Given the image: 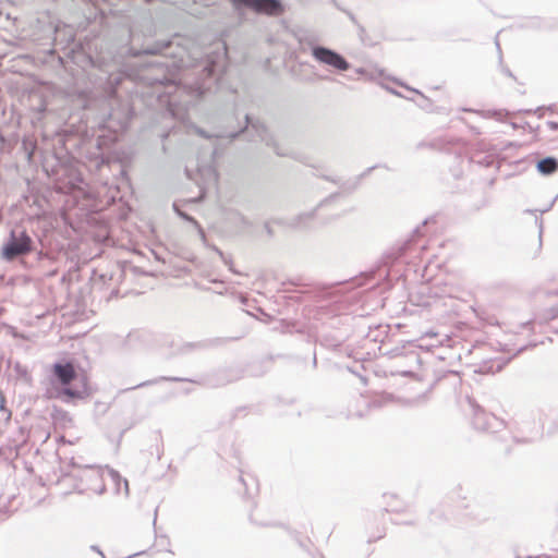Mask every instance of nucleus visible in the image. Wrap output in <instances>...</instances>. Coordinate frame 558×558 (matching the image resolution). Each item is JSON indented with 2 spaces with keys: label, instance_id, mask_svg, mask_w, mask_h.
<instances>
[{
  "label": "nucleus",
  "instance_id": "obj_1",
  "mask_svg": "<svg viewBox=\"0 0 558 558\" xmlns=\"http://www.w3.org/2000/svg\"><path fill=\"white\" fill-rule=\"evenodd\" d=\"M312 54L316 61L325 65L331 66L339 71H347L349 63L339 53L324 47H313Z\"/></svg>",
  "mask_w": 558,
  "mask_h": 558
},
{
  "label": "nucleus",
  "instance_id": "obj_2",
  "mask_svg": "<svg viewBox=\"0 0 558 558\" xmlns=\"http://www.w3.org/2000/svg\"><path fill=\"white\" fill-rule=\"evenodd\" d=\"M236 8H252L257 12L267 14H277L281 11V5L277 0H230Z\"/></svg>",
  "mask_w": 558,
  "mask_h": 558
},
{
  "label": "nucleus",
  "instance_id": "obj_3",
  "mask_svg": "<svg viewBox=\"0 0 558 558\" xmlns=\"http://www.w3.org/2000/svg\"><path fill=\"white\" fill-rule=\"evenodd\" d=\"M29 238L24 233L20 232L19 235L12 232L10 242L3 247V256L7 259H12L21 254L29 251Z\"/></svg>",
  "mask_w": 558,
  "mask_h": 558
},
{
  "label": "nucleus",
  "instance_id": "obj_4",
  "mask_svg": "<svg viewBox=\"0 0 558 558\" xmlns=\"http://www.w3.org/2000/svg\"><path fill=\"white\" fill-rule=\"evenodd\" d=\"M54 375L63 386H68L75 377L74 368L71 364H56Z\"/></svg>",
  "mask_w": 558,
  "mask_h": 558
},
{
  "label": "nucleus",
  "instance_id": "obj_5",
  "mask_svg": "<svg viewBox=\"0 0 558 558\" xmlns=\"http://www.w3.org/2000/svg\"><path fill=\"white\" fill-rule=\"evenodd\" d=\"M536 168L539 173L548 175L558 169V161L553 157H547L537 162Z\"/></svg>",
  "mask_w": 558,
  "mask_h": 558
},
{
  "label": "nucleus",
  "instance_id": "obj_6",
  "mask_svg": "<svg viewBox=\"0 0 558 558\" xmlns=\"http://www.w3.org/2000/svg\"><path fill=\"white\" fill-rule=\"evenodd\" d=\"M110 478L117 485V490L121 492L123 489V493L125 496H129V483L126 480L122 478L120 474L113 470L109 471Z\"/></svg>",
  "mask_w": 558,
  "mask_h": 558
},
{
  "label": "nucleus",
  "instance_id": "obj_7",
  "mask_svg": "<svg viewBox=\"0 0 558 558\" xmlns=\"http://www.w3.org/2000/svg\"><path fill=\"white\" fill-rule=\"evenodd\" d=\"M204 177H206L202 183V189H209L210 186H215L217 183V173L213 168H206L203 170ZM203 177V173H202Z\"/></svg>",
  "mask_w": 558,
  "mask_h": 558
},
{
  "label": "nucleus",
  "instance_id": "obj_8",
  "mask_svg": "<svg viewBox=\"0 0 558 558\" xmlns=\"http://www.w3.org/2000/svg\"><path fill=\"white\" fill-rule=\"evenodd\" d=\"M62 393L69 398H82L83 397V393L81 391L74 390L72 388H64L62 390Z\"/></svg>",
  "mask_w": 558,
  "mask_h": 558
},
{
  "label": "nucleus",
  "instance_id": "obj_9",
  "mask_svg": "<svg viewBox=\"0 0 558 558\" xmlns=\"http://www.w3.org/2000/svg\"><path fill=\"white\" fill-rule=\"evenodd\" d=\"M0 409H1V410H4V399H3V398H1Z\"/></svg>",
  "mask_w": 558,
  "mask_h": 558
},
{
  "label": "nucleus",
  "instance_id": "obj_10",
  "mask_svg": "<svg viewBox=\"0 0 558 558\" xmlns=\"http://www.w3.org/2000/svg\"><path fill=\"white\" fill-rule=\"evenodd\" d=\"M208 71H209V74H213L215 72V66L213 65Z\"/></svg>",
  "mask_w": 558,
  "mask_h": 558
}]
</instances>
